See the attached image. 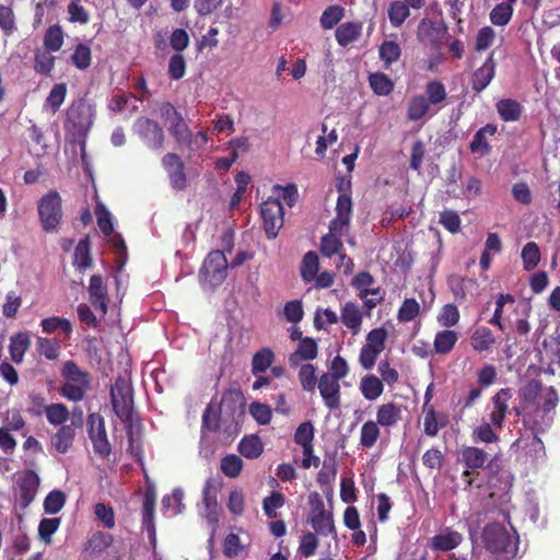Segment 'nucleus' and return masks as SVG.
<instances>
[{"mask_svg": "<svg viewBox=\"0 0 560 560\" xmlns=\"http://www.w3.org/2000/svg\"><path fill=\"white\" fill-rule=\"evenodd\" d=\"M47 49H36L34 52V71L40 75L49 77L55 68L56 57Z\"/></svg>", "mask_w": 560, "mask_h": 560, "instance_id": "31", "label": "nucleus"}, {"mask_svg": "<svg viewBox=\"0 0 560 560\" xmlns=\"http://www.w3.org/2000/svg\"><path fill=\"white\" fill-rule=\"evenodd\" d=\"M110 401L116 416L126 425L131 436L135 423L133 389L129 382L118 376L110 387Z\"/></svg>", "mask_w": 560, "mask_h": 560, "instance_id": "5", "label": "nucleus"}, {"mask_svg": "<svg viewBox=\"0 0 560 560\" xmlns=\"http://www.w3.org/2000/svg\"><path fill=\"white\" fill-rule=\"evenodd\" d=\"M65 380L60 394L70 401H81L90 388V375L82 371L74 361H67L61 370Z\"/></svg>", "mask_w": 560, "mask_h": 560, "instance_id": "6", "label": "nucleus"}, {"mask_svg": "<svg viewBox=\"0 0 560 560\" xmlns=\"http://www.w3.org/2000/svg\"><path fill=\"white\" fill-rule=\"evenodd\" d=\"M260 215L267 237L276 238L284 222V210L280 200L269 198L264 201L260 206Z\"/></svg>", "mask_w": 560, "mask_h": 560, "instance_id": "11", "label": "nucleus"}, {"mask_svg": "<svg viewBox=\"0 0 560 560\" xmlns=\"http://www.w3.org/2000/svg\"><path fill=\"white\" fill-rule=\"evenodd\" d=\"M401 406L396 402L383 404L377 408L376 423L383 428L396 425L401 419Z\"/></svg>", "mask_w": 560, "mask_h": 560, "instance_id": "22", "label": "nucleus"}, {"mask_svg": "<svg viewBox=\"0 0 560 560\" xmlns=\"http://www.w3.org/2000/svg\"><path fill=\"white\" fill-rule=\"evenodd\" d=\"M319 267L318 256L315 252H307L301 265V277L304 281L310 282L314 280Z\"/></svg>", "mask_w": 560, "mask_h": 560, "instance_id": "46", "label": "nucleus"}, {"mask_svg": "<svg viewBox=\"0 0 560 560\" xmlns=\"http://www.w3.org/2000/svg\"><path fill=\"white\" fill-rule=\"evenodd\" d=\"M513 396L512 389L501 388L495 395L492 397L493 409L489 415L490 421L493 427L498 429H502L504 425V420L510 412L509 401Z\"/></svg>", "mask_w": 560, "mask_h": 560, "instance_id": "17", "label": "nucleus"}, {"mask_svg": "<svg viewBox=\"0 0 560 560\" xmlns=\"http://www.w3.org/2000/svg\"><path fill=\"white\" fill-rule=\"evenodd\" d=\"M284 504V497L280 492H271L270 495L266 497L262 502V509L265 514L269 518H276L277 517V509L282 508Z\"/></svg>", "mask_w": 560, "mask_h": 560, "instance_id": "60", "label": "nucleus"}, {"mask_svg": "<svg viewBox=\"0 0 560 560\" xmlns=\"http://www.w3.org/2000/svg\"><path fill=\"white\" fill-rule=\"evenodd\" d=\"M318 389L329 409H335L339 406V380L328 373H324L318 381Z\"/></svg>", "mask_w": 560, "mask_h": 560, "instance_id": "20", "label": "nucleus"}, {"mask_svg": "<svg viewBox=\"0 0 560 560\" xmlns=\"http://www.w3.org/2000/svg\"><path fill=\"white\" fill-rule=\"evenodd\" d=\"M420 313V304L416 299H405L400 305L397 314V319L400 323H408L413 320Z\"/></svg>", "mask_w": 560, "mask_h": 560, "instance_id": "53", "label": "nucleus"}, {"mask_svg": "<svg viewBox=\"0 0 560 560\" xmlns=\"http://www.w3.org/2000/svg\"><path fill=\"white\" fill-rule=\"evenodd\" d=\"M170 132L179 144H190L192 142V132L180 114H176V119H172Z\"/></svg>", "mask_w": 560, "mask_h": 560, "instance_id": "36", "label": "nucleus"}, {"mask_svg": "<svg viewBox=\"0 0 560 560\" xmlns=\"http://www.w3.org/2000/svg\"><path fill=\"white\" fill-rule=\"evenodd\" d=\"M492 423L483 422L478 425L471 434L474 442L476 443H495L499 441V435L493 431Z\"/></svg>", "mask_w": 560, "mask_h": 560, "instance_id": "56", "label": "nucleus"}, {"mask_svg": "<svg viewBox=\"0 0 560 560\" xmlns=\"http://www.w3.org/2000/svg\"><path fill=\"white\" fill-rule=\"evenodd\" d=\"M66 503V495L60 490L50 491L44 500V510L49 514H57Z\"/></svg>", "mask_w": 560, "mask_h": 560, "instance_id": "57", "label": "nucleus"}, {"mask_svg": "<svg viewBox=\"0 0 560 560\" xmlns=\"http://www.w3.org/2000/svg\"><path fill=\"white\" fill-rule=\"evenodd\" d=\"M523 266L526 271L535 269L540 261V250L535 242L526 243L521 253Z\"/></svg>", "mask_w": 560, "mask_h": 560, "instance_id": "43", "label": "nucleus"}, {"mask_svg": "<svg viewBox=\"0 0 560 560\" xmlns=\"http://www.w3.org/2000/svg\"><path fill=\"white\" fill-rule=\"evenodd\" d=\"M308 521L318 535L328 536L335 532L332 514L329 512L322 513L319 516L310 515Z\"/></svg>", "mask_w": 560, "mask_h": 560, "instance_id": "41", "label": "nucleus"}, {"mask_svg": "<svg viewBox=\"0 0 560 560\" xmlns=\"http://www.w3.org/2000/svg\"><path fill=\"white\" fill-rule=\"evenodd\" d=\"M229 264L222 250L210 252L200 269V280L211 288L219 287L228 276Z\"/></svg>", "mask_w": 560, "mask_h": 560, "instance_id": "8", "label": "nucleus"}, {"mask_svg": "<svg viewBox=\"0 0 560 560\" xmlns=\"http://www.w3.org/2000/svg\"><path fill=\"white\" fill-rule=\"evenodd\" d=\"M463 541V536L456 530L446 528L443 533L431 538V548L439 551H450L455 549Z\"/></svg>", "mask_w": 560, "mask_h": 560, "instance_id": "24", "label": "nucleus"}, {"mask_svg": "<svg viewBox=\"0 0 560 560\" xmlns=\"http://www.w3.org/2000/svg\"><path fill=\"white\" fill-rule=\"evenodd\" d=\"M446 98L445 85L439 80H431L425 84L424 94L411 96L406 116L410 121H418L427 115L433 116L442 108Z\"/></svg>", "mask_w": 560, "mask_h": 560, "instance_id": "3", "label": "nucleus"}, {"mask_svg": "<svg viewBox=\"0 0 560 560\" xmlns=\"http://www.w3.org/2000/svg\"><path fill=\"white\" fill-rule=\"evenodd\" d=\"M494 342L493 334L488 327L477 328L471 336V346L479 352L490 349Z\"/></svg>", "mask_w": 560, "mask_h": 560, "instance_id": "42", "label": "nucleus"}, {"mask_svg": "<svg viewBox=\"0 0 560 560\" xmlns=\"http://www.w3.org/2000/svg\"><path fill=\"white\" fill-rule=\"evenodd\" d=\"M92 107L84 101H79L69 106L67 110V120L78 131L88 130L93 124Z\"/></svg>", "mask_w": 560, "mask_h": 560, "instance_id": "16", "label": "nucleus"}, {"mask_svg": "<svg viewBox=\"0 0 560 560\" xmlns=\"http://www.w3.org/2000/svg\"><path fill=\"white\" fill-rule=\"evenodd\" d=\"M86 427L94 452L103 458L108 457L112 453V446L107 438L103 416L98 412L90 413L88 416Z\"/></svg>", "mask_w": 560, "mask_h": 560, "instance_id": "9", "label": "nucleus"}, {"mask_svg": "<svg viewBox=\"0 0 560 560\" xmlns=\"http://www.w3.org/2000/svg\"><path fill=\"white\" fill-rule=\"evenodd\" d=\"M36 346L38 353L47 360H56L60 354V343L56 339L37 337Z\"/></svg>", "mask_w": 560, "mask_h": 560, "instance_id": "48", "label": "nucleus"}, {"mask_svg": "<svg viewBox=\"0 0 560 560\" xmlns=\"http://www.w3.org/2000/svg\"><path fill=\"white\" fill-rule=\"evenodd\" d=\"M67 12L69 14V22L88 24L90 22V14L86 9L81 4V0H71L68 4Z\"/></svg>", "mask_w": 560, "mask_h": 560, "instance_id": "58", "label": "nucleus"}, {"mask_svg": "<svg viewBox=\"0 0 560 560\" xmlns=\"http://www.w3.org/2000/svg\"><path fill=\"white\" fill-rule=\"evenodd\" d=\"M495 72V65L493 62L492 56H490L486 62L478 68L474 73L471 78V88L476 92H481L485 90L491 80L494 77Z\"/></svg>", "mask_w": 560, "mask_h": 560, "instance_id": "23", "label": "nucleus"}, {"mask_svg": "<svg viewBox=\"0 0 560 560\" xmlns=\"http://www.w3.org/2000/svg\"><path fill=\"white\" fill-rule=\"evenodd\" d=\"M482 542L486 551L490 552L489 560H512L517 552L514 536L501 524L490 523L482 532Z\"/></svg>", "mask_w": 560, "mask_h": 560, "instance_id": "4", "label": "nucleus"}, {"mask_svg": "<svg viewBox=\"0 0 560 560\" xmlns=\"http://www.w3.org/2000/svg\"><path fill=\"white\" fill-rule=\"evenodd\" d=\"M113 544V536L104 532L94 533L88 540L85 550L98 555Z\"/></svg>", "mask_w": 560, "mask_h": 560, "instance_id": "44", "label": "nucleus"}, {"mask_svg": "<svg viewBox=\"0 0 560 560\" xmlns=\"http://www.w3.org/2000/svg\"><path fill=\"white\" fill-rule=\"evenodd\" d=\"M547 372L552 375L560 376V334L553 338V346L551 348V358L547 366Z\"/></svg>", "mask_w": 560, "mask_h": 560, "instance_id": "64", "label": "nucleus"}, {"mask_svg": "<svg viewBox=\"0 0 560 560\" xmlns=\"http://www.w3.org/2000/svg\"><path fill=\"white\" fill-rule=\"evenodd\" d=\"M71 61L79 70L88 69L92 61L91 48L86 44L79 43L71 55Z\"/></svg>", "mask_w": 560, "mask_h": 560, "instance_id": "49", "label": "nucleus"}, {"mask_svg": "<svg viewBox=\"0 0 560 560\" xmlns=\"http://www.w3.org/2000/svg\"><path fill=\"white\" fill-rule=\"evenodd\" d=\"M460 455L465 466L472 470L482 468L488 459V454L482 448L476 446H465Z\"/></svg>", "mask_w": 560, "mask_h": 560, "instance_id": "30", "label": "nucleus"}, {"mask_svg": "<svg viewBox=\"0 0 560 560\" xmlns=\"http://www.w3.org/2000/svg\"><path fill=\"white\" fill-rule=\"evenodd\" d=\"M497 133V126L488 124L480 128L474 136L469 149L472 153L488 154L490 152V144L488 143V137H492Z\"/></svg>", "mask_w": 560, "mask_h": 560, "instance_id": "26", "label": "nucleus"}, {"mask_svg": "<svg viewBox=\"0 0 560 560\" xmlns=\"http://www.w3.org/2000/svg\"><path fill=\"white\" fill-rule=\"evenodd\" d=\"M314 427L306 421L301 423L294 433V442L302 447L313 445Z\"/></svg>", "mask_w": 560, "mask_h": 560, "instance_id": "62", "label": "nucleus"}, {"mask_svg": "<svg viewBox=\"0 0 560 560\" xmlns=\"http://www.w3.org/2000/svg\"><path fill=\"white\" fill-rule=\"evenodd\" d=\"M93 259L91 256V243L89 236L81 238L75 246L73 254V266L79 270L91 268Z\"/></svg>", "mask_w": 560, "mask_h": 560, "instance_id": "28", "label": "nucleus"}, {"mask_svg": "<svg viewBox=\"0 0 560 560\" xmlns=\"http://www.w3.org/2000/svg\"><path fill=\"white\" fill-rule=\"evenodd\" d=\"M47 421L52 425H63L69 418V410L63 404H51L45 407Z\"/></svg>", "mask_w": 560, "mask_h": 560, "instance_id": "45", "label": "nucleus"}, {"mask_svg": "<svg viewBox=\"0 0 560 560\" xmlns=\"http://www.w3.org/2000/svg\"><path fill=\"white\" fill-rule=\"evenodd\" d=\"M39 477L32 470H25L16 480V501L21 509H26L35 499L39 488Z\"/></svg>", "mask_w": 560, "mask_h": 560, "instance_id": "13", "label": "nucleus"}, {"mask_svg": "<svg viewBox=\"0 0 560 560\" xmlns=\"http://www.w3.org/2000/svg\"><path fill=\"white\" fill-rule=\"evenodd\" d=\"M360 389L365 399L375 400L382 395L384 386L382 380L374 374H370L361 380Z\"/></svg>", "mask_w": 560, "mask_h": 560, "instance_id": "35", "label": "nucleus"}, {"mask_svg": "<svg viewBox=\"0 0 560 560\" xmlns=\"http://www.w3.org/2000/svg\"><path fill=\"white\" fill-rule=\"evenodd\" d=\"M40 326L43 331L46 334H52L57 329H60L66 336H69L72 332V325L70 320L57 316L44 318L40 322Z\"/></svg>", "mask_w": 560, "mask_h": 560, "instance_id": "47", "label": "nucleus"}, {"mask_svg": "<svg viewBox=\"0 0 560 560\" xmlns=\"http://www.w3.org/2000/svg\"><path fill=\"white\" fill-rule=\"evenodd\" d=\"M38 218L45 232L57 230L62 220V200L58 191L50 190L37 202Z\"/></svg>", "mask_w": 560, "mask_h": 560, "instance_id": "7", "label": "nucleus"}, {"mask_svg": "<svg viewBox=\"0 0 560 560\" xmlns=\"http://www.w3.org/2000/svg\"><path fill=\"white\" fill-rule=\"evenodd\" d=\"M238 452L246 458H257L264 452V444L257 435L244 436L237 446Z\"/></svg>", "mask_w": 560, "mask_h": 560, "instance_id": "33", "label": "nucleus"}, {"mask_svg": "<svg viewBox=\"0 0 560 560\" xmlns=\"http://www.w3.org/2000/svg\"><path fill=\"white\" fill-rule=\"evenodd\" d=\"M380 59L383 61L386 69L397 62L401 57L400 45L393 39L384 40L378 48Z\"/></svg>", "mask_w": 560, "mask_h": 560, "instance_id": "32", "label": "nucleus"}, {"mask_svg": "<svg viewBox=\"0 0 560 560\" xmlns=\"http://www.w3.org/2000/svg\"><path fill=\"white\" fill-rule=\"evenodd\" d=\"M275 361V353L270 348H262L252 359V374L258 376L266 372Z\"/></svg>", "mask_w": 560, "mask_h": 560, "instance_id": "34", "label": "nucleus"}, {"mask_svg": "<svg viewBox=\"0 0 560 560\" xmlns=\"http://www.w3.org/2000/svg\"><path fill=\"white\" fill-rule=\"evenodd\" d=\"M387 331L384 327L372 329L366 336V342L362 347L359 362L365 370H371L377 357L384 351L387 339Z\"/></svg>", "mask_w": 560, "mask_h": 560, "instance_id": "10", "label": "nucleus"}, {"mask_svg": "<svg viewBox=\"0 0 560 560\" xmlns=\"http://www.w3.org/2000/svg\"><path fill=\"white\" fill-rule=\"evenodd\" d=\"M94 514L106 528L112 529L115 527V512L109 504L96 503Z\"/></svg>", "mask_w": 560, "mask_h": 560, "instance_id": "59", "label": "nucleus"}, {"mask_svg": "<svg viewBox=\"0 0 560 560\" xmlns=\"http://www.w3.org/2000/svg\"><path fill=\"white\" fill-rule=\"evenodd\" d=\"M460 318L459 311L456 305L445 304L436 316L438 323L443 327H453L458 324Z\"/></svg>", "mask_w": 560, "mask_h": 560, "instance_id": "54", "label": "nucleus"}, {"mask_svg": "<svg viewBox=\"0 0 560 560\" xmlns=\"http://www.w3.org/2000/svg\"><path fill=\"white\" fill-rule=\"evenodd\" d=\"M541 385L535 384L528 386L523 394V411L522 419L525 429L529 430L535 438L545 433L553 422L555 409L559 402L558 393L555 387L550 386L539 397Z\"/></svg>", "mask_w": 560, "mask_h": 560, "instance_id": "1", "label": "nucleus"}, {"mask_svg": "<svg viewBox=\"0 0 560 560\" xmlns=\"http://www.w3.org/2000/svg\"><path fill=\"white\" fill-rule=\"evenodd\" d=\"M88 291L91 304L95 310H98L102 315H105L108 310L109 299L107 287L104 284L102 276L93 275L90 278Z\"/></svg>", "mask_w": 560, "mask_h": 560, "instance_id": "19", "label": "nucleus"}, {"mask_svg": "<svg viewBox=\"0 0 560 560\" xmlns=\"http://www.w3.org/2000/svg\"><path fill=\"white\" fill-rule=\"evenodd\" d=\"M513 8L509 2L498 3L490 12V21L497 26H505L512 19Z\"/></svg>", "mask_w": 560, "mask_h": 560, "instance_id": "50", "label": "nucleus"}, {"mask_svg": "<svg viewBox=\"0 0 560 560\" xmlns=\"http://www.w3.org/2000/svg\"><path fill=\"white\" fill-rule=\"evenodd\" d=\"M378 424L372 420L366 421L360 432V444L364 448H371L380 438Z\"/></svg>", "mask_w": 560, "mask_h": 560, "instance_id": "51", "label": "nucleus"}, {"mask_svg": "<svg viewBox=\"0 0 560 560\" xmlns=\"http://www.w3.org/2000/svg\"><path fill=\"white\" fill-rule=\"evenodd\" d=\"M156 492L153 485H149L143 493L142 501V527L148 532L152 544L155 542V513Z\"/></svg>", "mask_w": 560, "mask_h": 560, "instance_id": "15", "label": "nucleus"}, {"mask_svg": "<svg viewBox=\"0 0 560 560\" xmlns=\"http://www.w3.org/2000/svg\"><path fill=\"white\" fill-rule=\"evenodd\" d=\"M133 130L149 149L159 151L163 148L165 135L155 120L141 116L136 119Z\"/></svg>", "mask_w": 560, "mask_h": 560, "instance_id": "12", "label": "nucleus"}, {"mask_svg": "<svg viewBox=\"0 0 560 560\" xmlns=\"http://www.w3.org/2000/svg\"><path fill=\"white\" fill-rule=\"evenodd\" d=\"M82 412L80 411V417L78 423L72 421L69 424L60 425L57 432L51 436L50 443L51 446L60 454H66L73 445L77 428L81 425Z\"/></svg>", "mask_w": 560, "mask_h": 560, "instance_id": "18", "label": "nucleus"}, {"mask_svg": "<svg viewBox=\"0 0 560 560\" xmlns=\"http://www.w3.org/2000/svg\"><path fill=\"white\" fill-rule=\"evenodd\" d=\"M65 34L59 24L50 25L43 38L44 49L58 51L63 45Z\"/></svg>", "mask_w": 560, "mask_h": 560, "instance_id": "39", "label": "nucleus"}, {"mask_svg": "<svg viewBox=\"0 0 560 560\" xmlns=\"http://www.w3.org/2000/svg\"><path fill=\"white\" fill-rule=\"evenodd\" d=\"M369 83L377 95L387 96L394 90V82L383 72H375L369 75Z\"/></svg>", "mask_w": 560, "mask_h": 560, "instance_id": "40", "label": "nucleus"}, {"mask_svg": "<svg viewBox=\"0 0 560 560\" xmlns=\"http://www.w3.org/2000/svg\"><path fill=\"white\" fill-rule=\"evenodd\" d=\"M458 334L455 330L444 329L435 334L433 351L438 354H448L458 341Z\"/></svg>", "mask_w": 560, "mask_h": 560, "instance_id": "27", "label": "nucleus"}, {"mask_svg": "<svg viewBox=\"0 0 560 560\" xmlns=\"http://www.w3.org/2000/svg\"><path fill=\"white\" fill-rule=\"evenodd\" d=\"M387 15L392 26L399 27L409 18L410 9L401 0H395L389 3Z\"/></svg>", "mask_w": 560, "mask_h": 560, "instance_id": "38", "label": "nucleus"}, {"mask_svg": "<svg viewBox=\"0 0 560 560\" xmlns=\"http://www.w3.org/2000/svg\"><path fill=\"white\" fill-rule=\"evenodd\" d=\"M162 165L167 172L170 184L173 189L180 191L187 187L185 164L176 153H166L162 159Z\"/></svg>", "mask_w": 560, "mask_h": 560, "instance_id": "14", "label": "nucleus"}, {"mask_svg": "<svg viewBox=\"0 0 560 560\" xmlns=\"http://www.w3.org/2000/svg\"><path fill=\"white\" fill-rule=\"evenodd\" d=\"M167 73L172 80H180L186 73V60L183 55L175 54L168 60Z\"/></svg>", "mask_w": 560, "mask_h": 560, "instance_id": "61", "label": "nucleus"}, {"mask_svg": "<svg viewBox=\"0 0 560 560\" xmlns=\"http://www.w3.org/2000/svg\"><path fill=\"white\" fill-rule=\"evenodd\" d=\"M31 346V336L27 331H19L10 337L9 353L11 360L20 364L24 360V354Z\"/></svg>", "mask_w": 560, "mask_h": 560, "instance_id": "21", "label": "nucleus"}, {"mask_svg": "<svg viewBox=\"0 0 560 560\" xmlns=\"http://www.w3.org/2000/svg\"><path fill=\"white\" fill-rule=\"evenodd\" d=\"M336 188L340 192L337 206L336 218L329 224V232L322 237L320 253L323 256L331 257L339 254L342 243L339 236L350 223V177L338 172L336 175Z\"/></svg>", "mask_w": 560, "mask_h": 560, "instance_id": "2", "label": "nucleus"}, {"mask_svg": "<svg viewBox=\"0 0 560 560\" xmlns=\"http://www.w3.org/2000/svg\"><path fill=\"white\" fill-rule=\"evenodd\" d=\"M22 305V299L15 291L5 294V302L2 305V314L7 318H14Z\"/></svg>", "mask_w": 560, "mask_h": 560, "instance_id": "63", "label": "nucleus"}, {"mask_svg": "<svg viewBox=\"0 0 560 560\" xmlns=\"http://www.w3.org/2000/svg\"><path fill=\"white\" fill-rule=\"evenodd\" d=\"M345 15V9L340 5L328 7L320 16V25L324 30L336 26Z\"/></svg>", "mask_w": 560, "mask_h": 560, "instance_id": "55", "label": "nucleus"}, {"mask_svg": "<svg viewBox=\"0 0 560 560\" xmlns=\"http://www.w3.org/2000/svg\"><path fill=\"white\" fill-rule=\"evenodd\" d=\"M221 471L229 478H236L243 469V460L234 454L224 456L220 464Z\"/></svg>", "mask_w": 560, "mask_h": 560, "instance_id": "52", "label": "nucleus"}, {"mask_svg": "<svg viewBox=\"0 0 560 560\" xmlns=\"http://www.w3.org/2000/svg\"><path fill=\"white\" fill-rule=\"evenodd\" d=\"M317 343L313 338L305 337L301 339L296 350L290 354L289 363L291 366H298L302 360H313L317 355Z\"/></svg>", "mask_w": 560, "mask_h": 560, "instance_id": "25", "label": "nucleus"}, {"mask_svg": "<svg viewBox=\"0 0 560 560\" xmlns=\"http://www.w3.org/2000/svg\"><path fill=\"white\" fill-rule=\"evenodd\" d=\"M495 107L503 121H517L523 113V106L513 98L500 100Z\"/></svg>", "mask_w": 560, "mask_h": 560, "instance_id": "29", "label": "nucleus"}, {"mask_svg": "<svg viewBox=\"0 0 560 560\" xmlns=\"http://www.w3.org/2000/svg\"><path fill=\"white\" fill-rule=\"evenodd\" d=\"M67 96V84L57 83L55 84L45 101V108H47L52 115L59 109Z\"/></svg>", "mask_w": 560, "mask_h": 560, "instance_id": "37", "label": "nucleus"}]
</instances>
